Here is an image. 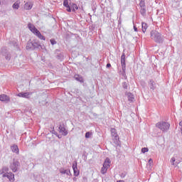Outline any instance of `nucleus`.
Wrapping results in <instances>:
<instances>
[{
    "mask_svg": "<svg viewBox=\"0 0 182 182\" xmlns=\"http://www.w3.org/2000/svg\"><path fill=\"white\" fill-rule=\"evenodd\" d=\"M151 39L154 41L156 43H163L164 38L161 33H159V31H151Z\"/></svg>",
    "mask_w": 182,
    "mask_h": 182,
    "instance_id": "obj_1",
    "label": "nucleus"
},
{
    "mask_svg": "<svg viewBox=\"0 0 182 182\" xmlns=\"http://www.w3.org/2000/svg\"><path fill=\"white\" fill-rule=\"evenodd\" d=\"M156 127L159 129V130H161V132H168L170 124L164 121H161L156 124Z\"/></svg>",
    "mask_w": 182,
    "mask_h": 182,
    "instance_id": "obj_2",
    "label": "nucleus"
},
{
    "mask_svg": "<svg viewBox=\"0 0 182 182\" xmlns=\"http://www.w3.org/2000/svg\"><path fill=\"white\" fill-rule=\"evenodd\" d=\"M58 132L62 136H68L69 134V131L66 129V125L64 123L59 124Z\"/></svg>",
    "mask_w": 182,
    "mask_h": 182,
    "instance_id": "obj_3",
    "label": "nucleus"
},
{
    "mask_svg": "<svg viewBox=\"0 0 182 182\" xmlns=\"http://www.w3.org/2000/svg\"><path fill=\"white\" fill-rule=\"evenodd\" d=\"M19 166H21L19 161L14 159L13 163L10 165V168L14 173H16L19 168Z\"/></svg>",
    "mask_w": 182,
    "mask_h": 182,
    "instance_id": "obj_4",
    "label": "nucleus"
},
{
    "mask_svg": "<svg viewBox=\"0 0 182 182\" xmlns=\"http://www.w3.org/2000/svg\"><path fill=\"white\" fill-rule=\"evenodd\" d=\"M1 53L3 56H5L6 60H11V54L8 52L6 48H3L1 50Z\"/></svg>",
    "mask_w": 182,
    "mask_h": 182,
    "instance_id": "obj_5",
    "label": "nucleus"
},
{
    "mask_svg": "<svg viewBox=\"0 0 182 182\" xmlns=\"http://www.w3.org/2000/svg\"><path fill=\"white\" fill-rule=\"evenodd\" d=\"M33 92H20L17 95L18 97H23V99H31V96Z\"/></svg>",
    "mask_w": 182,
    "mask_h": 182,
    "instance_id": "obj_6",
    "label": "nucleus"
},
{
    "mask_svg": "<svg viewBox=\"0 0 182 182\" xmlns=\"http://www.w3.org/2000/svg\"><path fill=\"white\" fill-rule=\"evenodd\" d=\"M182 159L181 158L180 159H176V157H172L171 159V163L172 166H177L178 164H180L181 163Z\"/></svg>",
    "mask_w": 182,
    "mask_h": 182,
    "instance_id": "obj_7",
    "label": "nucleus"
},
{
    "mask_svg": "<svg viewBox=\"0 0 182 182\" xmlns=\"http://www.w3.org/2000/svg\"><path fill=\"white\" fill-rule=\"evenodd\" d=\"M73 170L74 171V176L77 177L80 174L79 169H77V162L75 161V164H73Z\"/></svg>",
    "mask_w": 182,
    "mask_h": 182,
    "instance_id": "obj_8",
    "label": "nucleus"
},
{
    "mask_svg": "<svg viewBox=\"0 0 182 182\" xmlns=\"http://www.w3.org/2000/svg\"><path fill=\"white\" fill-rule=\"evenodd\" d=\"M121 65L122 69V76L126 75V60H121Z\"/></svg>",
    "mask_w": 182,
    "mask_h": 182,
    "instance_id": "obj_9",
    "label": "nucleus"
},
{
    "mask_svg": "<svg viewBox=\"0 0 182 182\" xmlns=\"http://www.w3.org/2000/svg\"><path fill=\"white\" fill-rule=\"evenodd\" d=\"M0 100L1 102H10L11 98L9 97V96L5 95V94H2L0 95Z\"/></svg>",
    "mask_w": 182,
    "mask_h": 182,
    "instance_id": "obj_10",
    "label": "nucleus"
},
{
    "mask_svg": "<svg viewBox=\"0 0 182 182\" xmlns=\"http://www.w3.org/2000/svg\"><path fill=\"white\" fill-rule=\"evenodd\" d=\"M63 6L66 9L67 12H72V9H70V4H69L68 0H63Z\"/></svg>",
    "mask_w": 182,
    "mask_h": 182,
    "instance_id": "obj_11",
    "label": "nucleus"
},
{
    "mask_svg": "<svg viewBox=\"0 0 182 182\" xmlns=\"http://www.w3.org/2000/svg\"><path fill=\"white\" fill-rule=\"evenodd\" d=\"M34 35H36V36L38 38V39H41V41H46V38L45 36H43L42 35V33H41V31H39V30H37L36 32L34 33Z\"/></svg>",
    "mask_w": 182,
    "mask_h": 182,
    "instance_id": "obj_12",
    "label": "nucleus"
},
{
    "mask_svg": "<svg viewBox=\"0 0 182 182\" xmlns=\"http://www.w3.org/2000/svg\"><path fill=\"white\" fill-rule=\"evenodd\" d=\"M28 29L31 31V32H32V33H35L38 31V28H36L35 27V26H33V24H32V23H29L28 24Z\"/></svg>",
    "mask_w": 182,
    "mask_h": 182,
    "instance_id": "obj_13",
    "label": "nucleus"
},
{
    "mask_svg": "<svg viewBox=\"0 0 182 182\" xmlns=\"http://www.w3.org/2000/svg\"><path fill=\"white\" fill-rule=\"evenodd\" d=\"M60 173L61 174H66L67 176H72L70 173V170L65 169L63 168H60Z\"/></svg>",
    "mask_w": 182,
    "mask_h": 182,
    "instance_id": "obj_14",
    "label": "nucleus"
},
{
    "mask_svg": "<svg viewBox=\"0 0 182 182\" xmlns=\"http://www.w3.org/2000/svg\"><path fill=\"white\" fill-rule=\"evenodd\" d=\"M11 150L13 151V153H16V154H19V148H18V146L14 144L11 146Z\"/></svg>",
    "mask_w": 182,
    "mask_h": 182,
    "instance_id": "obj_15",
    "label": "nucleus"
},
{
    "mask_svg": "<svg viewBox=\"0 0 182 182\" xmlns=\"http://www.w3.org/2000/svg\"><path fill=\"white\" fill-rule=\"evenodd\" d=\"M149 85L151 90H154L156 89V82L153 80H150L149 82Z\"/></svg>",
    "mask_w": 182,
    "mask_h": 182,
    "instance_id": "obj_16",
    "label": "nucleus"
},
{
    "mask_svg": "<svg viewBox=\"0 0 182 182\" xmlns=\"http://www.w3.org/2000/svg\"><path fill=\"white\" fill-rule=\"evenodd\" d=\"M70 7L72 12H76V11L79 9V7H77V5L76 4H70Z\"/></svg>",
    "mask_w": 182,
    "mask_h": 182,
    "instance_id": "obj_17",
    "label": "nucleus"
},
{
    "mask_svg": "<svg viewBox=\"0 0 182 182\" xmlns=\"http://www.w3.org/2000/svg\"><path fill=\"white\" fill-rule=\"evenodd\" d=\"M110 159L106 158L102 166L109 168V167H110Z\"/></svg>",
    "mask_w": 182,
    "mask_h": 182,
    "instance_id": "obj_18",
    "label": "nucleus"
},
{
    "mask_svg": "<svg viewBox=\"0 0 182 182\" xmlns=\"http://www.w3.org/2000/svg\"><path fill=\"white\" fill-rule=\"evenodd\" d=\"M7 178L9 181H15V175L12 173H8L6 175Z\"/></svg>",
    "mask_w": 182,
    "mask_h": 182,
    "instance_id": "obj_19",
    "label": "nucleus"
},
{
    "mask_svg": "<svg viewBox=\"0 0 182 182\" xmlns=\"http://www.w3.org/2000/svg\"><path fill=\"white\" fill-rule=\"evenodd\" d=\"M32 6H33V5L31 4V2H27L24 5V9H26V11H29V10L32 9Z\"/></svg>",
    "mask_w": 182,
    "mask_h": 182,
    "instance_id": "obj_20",
    "label": "nucleus"
},
{
    "mask_svg": "<svg viewBox=\"0 0 182 182\" xmlns=\"http://www.w3.org/2000/svg\"><path fill=\"white\" fill-rule=\"evenodd\" d=\"M111 134L112 137H115V139H117L118 135H117V131L114 128H111Z\"/></svg>",
    "mask_w": 182,
    "mask_h": 182,
    "instance_id": "obj_21",
    "label": "nucleus"
},
{
    "mask_svg": "<svg viewBox=\"0 0 182 182\" xmlns=\"http://www.w3.org/2000/svg\"><path fill=\"white\" fill-rule=\"evenodd\" d=\"M20 5H21V1H17L13 4L12 8L13 9H19Z\"/></svg>",
    "mask_w": 182,
    "mask_h": 182,
    "instance_id": "obj_22",
    "label": "nucleus"
},
{
    "mask_svg": "<svg viewBox=\"0 0 182 182\" xmlns=\"http://www.w3.org/2000/svg\"><path fill=\"white\" fill-rule=\"evenodd\" d=\"M127 97L129 102H133L134 100V96L133 95V94H132V92H128Z\"/></svg>",
    "mask_w": 182,
    "mask_h": 182,
    "instance_id": "obj_23",
    "label": "nucleus"
},
{
    "mask_svg": "<svg viewBox=\"0 0 182 182\" xmlns=\"http://www.w3.org/2000/svg\"><path fill=\"white\" fill-rule=\"evenodd\" d=\"M141 26H142V32L144 33H146V31H147V23H144V22H142L141 23Z\"/></svg>",
    "mask_w": 182,
    "mask_h": 182,
    "instance_id": "obj_24",
    "label": "nucleus"
},
{
    "mask_svg": "<svg viewBox=\"0 0 182 182\" xmlns=\"http://www.w3.org/2000/svg\"><path fill=\"white\" fill-rule=\"evenodd\" d=\"M26 49H27V50H33V48H32V41H28L27 43Z\"/></svg>",
    "mask_w": 182,
    "mask_h": 182,
    "instance_id": "obj_25",
    "label": "nucleus"
},
{
    "mask_svg": "<svg viewBox=\"0 0 182 182\" xmlns=\"http://www.w3.org/2000/svg\"><path fill=\"white\" fill-rule=\"evenodd\" d=\"M39 48H41V49H43V46L39 44V43L34 41V49H38Z\"/></svg>",
    "mask_w": 182,
    "mask_h": 182,
    "instance_id": "obj_26",
    "label": "nucleus"
},
{
    "mask_svg": "<svg viewBox=\"0 0 182 182\" xmlns=\"http://www.w3.org/2000/svg\"><path fill=\"white\" fill-rule=\"evenodd\" d=\"M140 14L142 16H146V7H141Z\"/></svg>",
    "mask_w": 182,
    "mask_h": 182,
    "instance_id": "obj_27",
    "label": "nucleus"
},
{
    "mask_svg": "<svg viewBox=\"0 0 182 182\" xmlns=\"http://www.w3.org/2000/svg\"><path fill=\"white\" fill-rule=\"evenodd\" d=\"M75 80H77V82H80V83L83 82V78L82 77H80L79 75L75 76Z\"/></svg>",
    "mask_w": 182,
    "mask_h": 182,
    "instance_id": "obj_28",
    "label": "nucleus"
},
{
    "mask_svg": "<svg viewBox=\"0 0 182 182\" xmlns=\"http://www.w3.org/2000/svg\"><path fill=\"white\" fill-rule=\"evenodd\" d=\"M139 6L140 8H146V2L144 1V0H141L139 3Z\"/></svg>",
    "mask_w": 182,
    "mask_h": 182,
    "instance_id": "obj_29",
    "label": "nucleus"
},
{
    "mask_svg": "<svg viewBox=\"0 0 182 182\" xmlns=\"http://www.w3.org/2000/svg\"><path fill=\"white\" fill-rule=\"evenodd\" d=\"M56 59L58 60H63V53H59L56 56Z\"/></svg>",
    "mask_w": 182,
    "mask_h": 182,
    "instance_id": "obj_30",
    "label": "nucleus"
},
{
    "mask_svg": "<svg viewBox=\"0 0 182 182\" xmlns=\"http://www.w3.org/2000/svg\"><path fill=\"white\" fill-rule=\"evenodd\" d=\"M8 170H9L8 167L6 166L3 167L1 171H0V174H4V173H5L6 171H8Z\"/></svg>",
    "mask_w": 182,
    "mask_h": 182,
    "instance_id": "obj_31",
    "label": "nucleus"
},
{
    "mask_svg": "<svg viewBox=\"0 0 182 182\" xmlns=\"http://www.w3.org/2000/svg\"><path fill=\"white\" fill-rule=\"evenodd\" d=\"M106 173H107V168L102 166L101 168V173L106 174Z\"/></svg>",
    "mask_w": 182,
    "mask_h": 182,
    "instance_id": "obj_32",
    "label": "nucleus"
},
{
    "mask_svg": "<svg viewBox=\"0 0 182 182\" xmlns=\"http://www.w3.org/2000/svg\"><path fill=\"white\" fill-rule=\"evenodd\" d=\"M128 87H129V84H127V82H122L123 89H124L125 90H127Z\"/></svg>",
    "mask_w": 182,
    "mask_h": 182,
    "instance_id": "obj_33",
    "label": "nucleus"
},
{
    "mask_svg": "<svg viewBox=\"0 0 182 182\" xmlns=\"http://www.w3.org/2000/svg\"><path fill=\"white\" fill-rule=\"evenodd\" d=\"M92 132H87L85 133V139H90V136H92Z\"/></svg>",
    "mask_w": 182,
    "mask_h": 182,
    "instance_id": "obj_34",
    "label": "nucleus"
},
{
    "mask_svg": "<svg viewBox=\"0 0 182 182\" xmlns=\"http://www.w3.org/2000/svg\"><path fill=\"white\" fill-rule=\"evenodd\" d=\"M121 178H124V177H126V176H127V172L126 171H124V172H122L120 174H119Z\"/></svg>",
    "mask_w": 182,
    "mask_h": 182,
    "instance_id": "obj_35",
    "label": "nucleus"
},
{
    "mask_svg": "<svg viewBox=\"0 0 182 182\" xmlns=\"http://www.w3.org/2000/svg\"><path fill=\"white\" fill-rule=\"evenodd\" d=\"M50 42L51 45H56L58 43V42L56 41H55V38H51L50 40Z\"/></svg>",
    "mask_w": 182,
    "mask_h": 182,
    "instance_id": "obj_36",
    "label": "nucleus"
},
{
    "mask_svg": "<svg viewBox=\"0 0 182 182\" xmlns=\"http://www.w3.org/2000/svg\"><path fill=\"white\" fill-rule=\"evenodd\" d=\"M149 151V148L144 147L141 149V153H147Z\"/></svg>",
    "mask_w": 182,
    "mask_h": 182,
    "instance_id": "obj_37",
    "label": "nucleus"
},
{
    "mask_svg": "<svg viewBox=\"0 0 182 182\" xmlns=\"http://www.w3.org/2000/svg\"><path fill=\"white\" fill-rule=\"evenodd\" d=\"M50 133H52V134H55V136L58 135V132H56V131H55V128H53V130L50 131Z\"/></svg>",
    "mask_w": 182,
    "mask_h": 182,
    "instance_id": "obj_38",
    "label": "nucleus"
},
{
    "mask_svg": "<svg viewBox=\"0 0 182 182\" xmlns=\"http://www.w3.org/2000/svg\"><path fill=\"white\" fill-rule=\"evenodd\" d=\"M121 60H126V55H124V53H122L121 56Z\"/></svg>",
    "mask_w": 182,
    "mask_h": 182,
    "instance_id": "obj_39",
    "label": "nucleus"
},
{
    "mask_svg": "<svg viewBox=\"0 0 182 182\" xmlns=\"http://www.w3.org/2000/svg\"><path fill=\"white\" fill-rule=\"evenodd\" d=\"M149 166H151L153 164V159H150L149 160Z\"/></svg>",
    "mask_w": 182,
    "mask_h": 182,
    "instance_id": "obj_40",
    "label": "nucleus"
},
{
    "mask_svg": "<svg viewBox=\"0 0 182 182\" xmlns=\"http://www.w3.org/2000/svg\"><path fill=\"white\" fill-rule=\"evenodd\" d=\"M32 49L33 50H35V44H34V42H32Z\"/></svg>",
    "mask_w": 182,
    "mask_h": 182,
    "instance_id": "obj_41",
    "label": "nucleus"
},
{
    "mask_svg": "<svg viewBox=\"0 0 182 182\" xmlns=\"http://www.w3.org/2000/svg\"><path fill=\"white\" fill-rule=\"evenodd\" d=\"M58 139H62V136H60L59 134H57V135H55Z\"/></svg>",
    "mask_w": 182,
    "mask_h": 182,
    "instance_id": "obj_42",
    "label": "nucleus"
},
{
    "mask_svg": "<svg viewBox=\"0 0 182 182\" xmlns=\"http://www.w3.org/2000/svg\"><path fill=\"white\" fill-rule=\"evenodd\" d=\"M107 68H112V65L110 63L107 64Z\"/></svg>",
    "mask_w": 182,
    "mask_h": 182,
    "instance_id": "obj_43",
    "label": "nucleus"
},
{
    "mask_svg": "<svg viewBox=\"0 0 182 182\" xmlns=\"http://www.w3.org/2000/svg\"><path fill=\"white\" fill-rule=\"evenodd\" d=\"M134 30L135 32H137V27H136V26H134Z\"/></svg>",
    "mask_w": 182,
    "mask_h": 182,
    "instance_id": "obj_44",
    "label": "nucleus"
},
{
    "mask_svg": "<svg viewBox=\"0 0 182 182\" xmlns=\"http://www.w3.org/2000/svg\"><path fill=\"white\" fill-rule=\"evenodd\" d=\"M6 176H8V173H4L3 174V177H6Z\"/></svg>",
    "mask_w": 182,
    "mask_h": 182,
    "instance_id": "obj_45",
    "label": "nucleus"
},
{
    "mask_svg": "<svg viewBox=\"0 0 182 182\" xmlns=\"http://www.w3.org/2000/svg\"><path fill=\"white\" fill-rule=\"evenodd\" d=\"M117 182H124V181H123V180H119V181H117Z\"/></svg>",
    "mask_w": 182,
    "mask_h": 182,
    "instance_id": "obj_46",
    "label": "nucleus"
},
{
    "mask_svg": "<svg viewBox=\"0 0 182 182\" xmlns=\"http://www.w3.org/2000/svg\"><path fill=\"white\" fill-rule=\"evenodd\" d=\"M179 125L182 127V121L179 122Z\"/></svg>",
    "mask_w": 182,
    "mask_h": 182,
    "instance_id": "obj_47",
    "label": "nucleus"
},
{
    "mask_svg": "<svg viewBox=\"0 0 182 182\" xmlns=\"http://www.w3.org/2000/svg\"><path fill=\"white\" fill-rule=\"evenodd\" d=\"M174 4H175V3H173L172 6H174Z\"/></svg>",
    "mask_w": 182,
    "mask_h": 182,
    "instance_id": "obj_48",
    "label": "nucleus"
},
{
    "mask_svg": "<svg viewBox=\"0 0 182 182\" xmlns=\"http://www.w3.org/2000/svg\"><path fill=\"white\" fill-rule=\"evenodd\" d=\"M0 5H1V0H0Z\"/></svg>",
    "mask_w": 182,
    "mask_h": 182,
    "instance_id": "obj_49",
    "label": "nucleus"
}]
</instances>
